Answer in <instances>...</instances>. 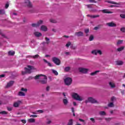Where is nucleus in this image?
<instances>
[{"label":"nucleus","instance_id":"5fc2aeb1","mask_svg":"<svg viewBox=\"0 0 125 125\" xmlns=\"http://www.w3.org/2000/svg\"><path fill=\"white\" fill-rule=\"evenodd\" d=\"M87 7H91L92 5L90 4L86 5Z\"/></svg>","mask_w":125,"mask_h":125},{"label":"nucleus","instance_id":"39448f33","mask_svg":"<svg viewBox=\"0 0 125 125\" xmlns=\"http://www.w3.org/2000/svg\"><path fill=\"white\" fill-rule=\"evenodd\" d=\"M92 54H95V55H97V54L101 55L102 54V52H101V51L99 50H94L92 51Z\"/></svg>","mask_w":125,"mask_h":125},{"label":"nucleus","instance_id":"f8f14e48","mask_svg":"<svg viewBox=\"0 0 125 125\" xmlns=\"http://www.w3.org/2000/svg\"><path fill=\"white\" fill-rule=\"evenodd\" d=\"M76 36H77L78 37H82V36H83V33L82 32H76L75 33Z\"/></svg>","mask_w":125,"mask_h":125},{"label":"nucleus","instance_id":"603ef678","mask_svg":"<svg viewBox=\"0 0 125 125\" xmlns=\"http://www.w3.org/2000/svg\"><path fill=\"white\" fill-rule=\"evenodd\" d=\"M89 1H90V2H96L94 0H89Z\"/></svg>","mask_w":125,"mask_h":125},{"label":"nucleus","instance_id":"774afa93","mask_svg":"<svg viewBox=\"0 0 125 125\" xmlns=\"http://www.w3.org/2000/svg\"><path fill=\"white\" fill-rule=\"evenodd\" d=\"M13 15H17V14L15 13H13Z\"/></svg>","mask_w":125,"mask_h":125},{"label":"nucleus","instance_id":"2eb2a0df","mask_svg":"<svg viewBox=\"0 0 125 125\" xmlns=\"http://www.w3.org/2000/svg\"><path fill=\"white\" fill-rule=\"evenodd\" d=\"M107 25H108V26L109 27H115V26H116V24L113 22L107 23Z\"/></svg>","mask_w":125,"mask_h":125},{"label":"nucleus","instance_id":"4be33fe9","mask_svg":"<svg viewBox=\"0 0 125 125\" xmlns=\"http://www.w3.org/2000/svg\"><path fill=\"white\" fill-rule=\"evenodd\" d=\"M38 113H43V111L42 110H39L38 111H35V112H33V114H38Z\"/></svg>","mask_w":125,"mask_h":125},{"label":"nucleus","instance_id":"a19ab883","mask_svg":"<svg viewBox=\"0 0 125 125\" xmlns=\"http://www.w3.org/2000/svg\"><path fill=\"white\" fill-rule=\"evenodd\" d=\"M4 10H0V14H4Z\"/></svg>","mask_w":125,"mask_h":125},{"label":"nucleus","instance_id":"7ed1b4c3","mask_svg":"<svg viewBox=\"0 0 125 125\" xmlns=\"http://www.w3.org/2000/svg\"><path fill=\"white\" fill-rule=\"evenodd\" d=\"M72 97L74 99L78 101H83V96H80V95L76 93L72 94Z\"/></svg>","mask_w":125,"mask_h":125},{"label":"nucleus","instance_id":"f257e3e1","mask_svg":"<svg viewBox=\"0 0 125 125\" xmlns=\"http://www.w3.org/2000/svg\"><path fill=\"white\" fill-rule=\"evenodd\" d=\"M35 80H40L41 83H47V77L45 75L40 74L34 77Z\"/></svg>","mask_w":125,"mask_h":125},{"label":"nucleus","instance_id":"f3484780","mask_svg":"<svg viewBox=\"0 0 125 125\" xmlns=\"http://www.w3.org/2000/svg\"><path fill=\"white\" fill-rule=\"evenodd\" d=\"M34 35L36 37H41L42 36V33L38 32H36L34 33Z\"/></svg>","mask_w":125,"mask_h":125},{"label":"nucleus","instance_id":"9d476101","mask_svg":"<svg viewBox=\"0 0 125 125\" xmlns=\"http://www.w3.org/2000/svg\"><path fill=\"white\" fill-rule=\"evenodd\" d=\"M41 24H42V21H40L37 23H33L32 24V27H39Z\"/></svg>","mask_w":125,"mask_h":125},{"label":"nucleus","instance_id":"864d4df0","mask_svg":"<svg viewBox=\"0 0 125 125\" xmlns=\"http://www.w3.org/2000/svg\"><path fill=\"white\" fill-rule=\"evenodd\" d=\"M21 122L23 124H26V120H21Z\"/></svg>","mask_w":125,"mask_h":125},{"label":"nucleus","instance_id":"8fccbe9b","mask_svg":"<svg viewBox=\"0 0 125 125\" xmlns=\"http://www.w3.org/2000/svg\"><path fill=\"white\" fill-rule=\"evenodd\" d=\"M115 100H116V98H115V97H112L111 98V101H115Z\"/></svg>","mask_w":125,"mask_h":125},{"label":"nucleus","instance_id":"4c0bfd02","mask_svg":"<svg viewBox=\"0 0 125 125\" xmlns=\"http://www.w3.org/2000/svg\"><path fill=\"white\" fill-rule=\"evenodd\" d=\"M21 91H24L25 92H27V90L26 88H22L21 89Z\"/></svg>","mask_w":125,"mask_h":125},{"label":"nucleus","instance_id":"a211bd4d","mask_svg":"<svg viewBox=\"0 0 125 125\" xmlns=\"http://www.w3.org/2000/svg\"><path fill=\"white\" fill-rule=\"evenodd\" d=\"M20 103H21V101H18L16 103H15L14 104V107H18V106H19V104H20Z\"/></svg>","mask_w":125,"mask_h":125},{"label":"nucleus","instance_id":"423d86ee","mask_svg":"<svg viewBox=\"0 0 125 125\" xmlns=\"http://www.w3.org/2000/svg\"><path fill=\"white\" fill-rule=\"evenodd\" d=\"M88 102H90V103H96L97 101L92 98H89L88 100L85 101V103H87Z\"/></svg>","mask_w":125,"mask_h":125},{"label":"nucleus","instance_id":"0e129e2a","mask_svg":"<svg viewBox=\"0 0 125 125\" xmlns=\"http://www.w3.org/2000/svg\"><path fill=\"white\" fill-rule=\"evenodd\" d=\"M45 57H49V55H45Z\"/></svg>","mask_w":125,"mask_h":125},{"label":"nucleus","instance_id":"b1692460","mask_svg":"<svg viewBox=\"0 0 125 125\" xmlns=\"http://www.w3.org/2000/svg\"><path fill=\"white\" fill-rule=\"evenodd\" d=\"M125 49L124 46H122L121 47H119L117 49L118 51H122V50H123V49Z\"/></svg>","mask_w":125,"mask_h":125},{"label":"nucleus","instance_id":"c03bdc74","mask_svg":"<svg viewBox=\"0 0 125 125\" xmlns=\"http://www.w3.org/2000/svg\"><path fill=\"white\" fill-rule=\"evenodd\" d=\"M71 110H72V113H73V116L75 117V116H76V114H75V113H74V107H72V108H71Z\"/></svg>","mask_w":125,"mask_h":125},{"label":"nucleus","instance_id":"f704fd0d","mask_svg":"<svg viewBox=\"0 0 125 125\" xmlns=\"http://www.w3.org/2000/svg\"><path fill=\"white\" fill-rule=\"evenodd\" d=\"M108 3H112V4H116V2L112 1H107Z\"/></svg>","mask_w":125,"mask_h":125},{"label":"nucleus","instance_id":"1a4fd4ad","mask_svg":"<svg viewBox=\"0 0 125 125\" xmlns=\"http://www.w3.org/2000/svg\"><path fill=\"white\" fill-rule=\"evenodd\" d=\"M24 3L28 7H32V3H31L29 0H25Z\"/></svg>","mask_w":125,"mask_h":125},{"label":"nucleus","instance_id":"20e7f679","mask_svg":"<svg viewBox=\"0 0 125 125\" xmlns=\"http://www.w3.org/2000/svg\"><path fill=\"white\" fill-rule=\"evenodd\" d=\"M72 78L67 77L64 80V83L66 85H70L72 83Z\"/></svg>","mask_w":125,"mask_h":125},{"label":"nucleus","instance_id":"a18cd8bd","mask_svg":"<svg viewBox=\"0 0 125 125\" xmlns=\"http://www.w3.org/2000/svg\"><path fill=\"white\" fill-rule=\"evenodd\" d=\"M120 17L121 18H125V14H121L120 15Z\"/></svg>","mask_w":125,"mask_h":125},{"label":"nucleus","instance_id":"473e14b6","mask_svg":"<svg viewBox=\"0 0 125 125\" xmlns=\"http://www.w3.org/2000/svg\"><path fill=\"white\" fill-rule=\"evenodd\" d=\"M31 57H32V58H34V59H35L36 58H38V57H39V55H36L35 56H32Z\"/></svg>","mask_w":125,"mask_h":125},{"label":"nucleus","instance_id":"69168bd1","mask_svg":"<svg viewBox=\"0 0 125 125\" xmlns=\"http://www.w3.org/2000/svg\"><path fill=\"white\" fill-rule=\"evenodd\" d=\"M79 121H80V122H83V120L82 119H79Z\"/></svg>","mask_w":125,"mask_h":125},{"label":"nucleus","instance_id":"5701e85b","mask_svg":"<svg viewBox=\"0 0 125 125\" xmlns=\"http://www.w3.org/2000/svg\"><path fill=\"white\" fill-rule=\"evenodd\" d=\"M35 119H29L28 120L29 123H35Z\"/></svg>","mask_w":125,"mask_h":125},{"label":"nucleus","instance_id":"ddd939ff","mask_svg":"<svg viewBox=\"0 0 125 125\" xmlns=\"http://www.w3.org/2000/svg\"><path fill=\"white\" fill-rule=\"evenodd\" d=\"M41 31H47V27H46V26H44V25H42L41 26Z\"/></svg>","mask_w":125,"mask_h":125},{"label":"nucleus","instance_id":"6e6d98bb","mask_svg":"<svg viewBox=\"0 0 125 125\" xmlns=\"http://www.w3.org/2000/svg\"><path fill=\"white\" fill-rule=\"evenodd\" d=\"M3 77H4V74H2L0 75V78H3Z\"/></svg>","mask_w":125,"mask_h":125},{"label":"nucleus","instance_id":"f03ea898","mask_svg":"<svg viewBox=\"0 0 125 125\" xmlns=\"http://www.w3.org/2000/svg\"><path fill=\"white\" fill-rule=\"evenodd\" d=\"M34 70H36V68L34 66H32L31 65H28L27 68H24L25 71H22V75H25V74H31Z\"/></svg>","mask_w":125,"mask_h":125},{"label":"nucleus","instance_id":"ea45409f","mask_svg":"<svg viewBox=\"0 0 125 125\" xmlns=\"http://www.w3.org/2000/svg\"><path fill=\"white\" fill-rule=\"evenodd\" d=\"M71 45V43L70 42H68L66 44V47H69Z\"/></svg>","mask_w":125,"mask_h":125},{"label":"nucleus","instance_id":"412c9836","mask_svg":"<svg viewBox=\"0 0 125 125\" xmlns=\"http://www.w3.org/2000/svg\"><path fill=\"white\" fill-rule=\"evenodd\" d=\"M18 95L19 96H25V93L23 92H19Z\"/></svg>","mask_w":125,"mask_h":125},{"label":"nucleus","instance_id":"7c9ffc66","mask_svg":"<svg viewBox=\"0 0 125 125\" xmlns=\"http://www.w3.org/2000/svg\"><path fill=\"white\" fill-rule=\"evenodd\" d=\"M98 72H99V71H95V72L91 73V75L93 76L94 75H96V73H98Z\"/></svg>","mask_w":125,"mask_h":125},{"label":"nucleus","instance_id":"4d7b16f0","mask_svg":"<svg viewBox=\"0 0 125 125\" xmlns=\"http://www.w3.org/2000/svg\"><path fill=\"white\" fill-rule=\"evenodd\" d=\"M47 91H48V90H49V86H47L46 88Z\"/></svg>","mask_w":125,"mask_h":125},{"label":"nucleus","instance_id":"c756f323","mask_svg":"<svg viewBox=\"0 0 125 125\" xmlns=\"http://www.w3.org/2000/svg\"><path fill=\"white\" fill-rule=\"evenodd\" d=\"M52 72H53V74L56 75V76H57L58 75V72H57V71H56V70H52Z\"/></svg>","mask_w":125,"mask_h":125},{"label":"nucleus","instance_id":"79ce46f5","mask_svg":"<svg viewBox=\"0 0 125 125\" xmlns=\"http://www.w3.org/2000/svg\"><path fill=\"white\" fill-rule=\"evenodd\" d=\"M8 6H9V4L8 3H6L5 5V8H8Z\"/></svg>","mask_w":125,"mask_h":125},{"label":"nucleus","instance_id":"4468645a","mask_svg":"<svg viewBox=\"0 0 125 125\" xmlns=\"http://www.w3.org/2000/svg\"><path fill=\"white\" fill-rule=\"evenodd\" d=\"M14 82L13 81H10L9 83L7 84V87H9L13 85Z\"/></svg>","mask_w":125,"mask_h":125},{"label":"nucleus","instance_id":"338daca9","mask_svg":"<svg viewBox=\"0 0 125 125\" xmlns=\"http://www.w3.org/2000/svg\"><path fill=\"white\" fill-rule=\"evenodd\" d=\"M50 123H51V122L50 121H48V122H47V124H50Z\"/></svg>","mask_w":125,"mask_h":125},{"label":"nucleus","instance_id":"de8ad7c7","mask_svg":"<svg viewBox=\"0 0 125 125\" xmlns=\"http://www.w3.org/2000/svg\"><path fill=\"white\" fill-rule=\"evenodd\" d=\"M46 42L47 43H48L49 42V39L46 38Z\"/></svg>","mask_w":125,"mask_h":125},{"label":"nucleus","instance_id":"6e6552de","mask_svg":"<svg viewBox=\"0 0 125 125\" xmlns=\"http://www.w3.org/2000/svg\"><path fill=\"white\" fill-rule=\"evenodd\" d=\"M88 71V69L86 68H79V71L81 72V73H83L84 74H85L86 73H87V71Z\"/></svg>","mask_w":125,"mask_h":125},{"label":"nucleus","instance_id":"aec40b11","mask_svg":"<svg viewBox=\"0 0 125 125\" xmlns=\"http://www.w3.org/2000/svg\"><path fill=\"white\" fill-rule=\"evenodd\" d=\"M9 55H14L15 54V52L14 51H10L8 52Z\"/></svg>","mask_w":125,"mask_h":125},{"label":"nucleus","instance_id":"13d9d810","mask_svg":"<svg viewBox=\"0 0 125 125\" xmlns=\"http://www.w3.org/2000/svg\"><path fill=\"white\" fill-rule=\"evenodd\" d=\"M8 111H11L12 108L11 107H8L7 108Z\"/></svg>","mask_w":125,"mask_h":125},{"label":"nucleus","instance_id":"0eeeda50","mask_svg":"<svg viewBox=\"0 0 125 125\" xmlns=\"http://www.w3.org/2000/svg\"><path fill=\"white\" fill-rule=\"evenodd\" d=\"M53 61L55 63V64H56V65L60 64V60L57 58H53Z\"/></svg>","mask_w":125,"mask_h":125},{"label":"nucleus","instance_id":"052dcab7","mask_svg":"<svg viewBox=\"0 0 125 125\" xmlns=\"http://www.w3.org/2000/svg\"><path fill=\"white\" fill-rule=\"evenodd\" d=\"M90 120L92 121V122H94V118H90Z\"/></svg>","mask_w":125,"mask_h":125},{"label":"nucleus","instance_id":"6ab92c4d","mask_svg":"<svg viewBox=\"0 0 125 125\" xmlns=\"http://www.w3.org/2000/svg\"><path fill=\"white\" fill-rule=\"evenodd\" d=\"M123 63L124 62L122 61H118L116 62V65H123Z\"/></svg>","mask_w":125,"mask_h":125},{"label":"nucleus","instance_id":"58836bf2","mask_svg":"<svg viewBox=\"0 0 125 125\" xmlns=\"http://www.w3.org/2000/svg\"><path fill=\"white\" fill-rule=\"evenodd\" d=\"M0 114H3L4 115H6L7 113L5 111H2L1 112H0Z\"/></svg>","mask_w":125,"mask_h":125},{"label":"nucleus","instance_id":"393cba45","mask_svg":"<svg viewBox=\"0 0 125 125\" xmlns=\"http://www.w3.org/2000/svg\"><path fill=\"white\" fill-rule=\"evenodd\" d=\"M63 102L64 105H67V104H68V100L66 99H64L63 100Z\"/></svg>","mask_w":125,"mask_h":125},{"label":"nucleus","instance_id":"37998d69","mask_svg":"<svg viewBox=\"0 0 125 125\" xmlns=\"http://www.w3.org/2000/svg\"><path fill=\"white\" fill-rule=\"evenodd\" d=\"M120 43H123V41L122 40L118 41V42H117V44H120Z\"/></svg>","mask_w":125,"mask_h":125},{"label":"nucleus","instance_id":"9b49d317","mask_svg":"<svg viewBox=\"0 0 125 125\" xmlns=\"http://www.w3.org/2000/svg\"><path fill=\"white\" fill-rule=\"evenodd\" d=\"M102 12H103V13H113V12L107 9L103 10Z\"/></svg>","mask_w":125,"mask_h":125},{"label":"nucleus","instance_id":"e433bc0d","mask_svg":"<svg viewBox=\"0 0 125 125\" xmlns=\"http://www.w3.org/2000/svg\"><path fill=\"white\" fill-rule=\"evenodd\" d=\"M65 71H66V72H68V71H69L70 70V67H65L64 69Z\"/></svg>","mask_w":125,"mask_h":125},{"label":"nucleus","instance_id":"c9c22d12","mask_svg":"<svg viewBox=\"0 0 125 125\" xmlns=\"http://www.w3.org/2000/svg\"><path fill=\"white\" fill-rule=\"evenodd\" d=\"M93 39H94L93 36H90V37H89V40L90 41H91L93 40Z\"/></svg>","mask_w":125,"mask_h":125},{"label":"nucleus","instance_id":"72a5a7b5","mask_svg":"<svg viewBox=\"0 0 125 125\" xmlns=\"http://www.w3.org/2000/svg\"><path fill=\"white\" fill-rule=\"evenodd\" d=\"M108 107H114V104H113V103H110L108 104Z\"/></svg>","mask_w":125,"mask_h":125},{"label":"nucleus","instance_id":"c85d7f7f","mask_svg":"<svg viewBox=\"0 0 125 125\" xmlns=\"http://www.w3.org/2000/svg\"><path fill=\"white\" fill-rule=\"evenodd\" d=\"M87 16H88L89 17H91V18H96V17H99V16H91L89 15H88Z\"/></svg>","mask_w":125,"mask_h":125},{"label":"nucleus","instance_id":"2f4dec72","mask_svg":"<svg viewBox=\"0 0 125 125\" xmlns=\"http://www.w3.org/2000/svg\"><path fill=\"white\" fill-rule=\"evenodd\" d=\"M50 22H51V23H56V20H54V19H51L50 20Z\"/></svg>","mask_w":125,"mask_h":125},{"label":"nucleus","instance_id":"09e8293b","mask_svg":"<svg viewBox=\"0 0 125 125\" xmlns=\"http://www.w3.org/2000/svg\"><path fill=\"white\" fill-rule=\"evenodd\" d=\"M88 32H89V29H86L85 30V33H86V34H87V33H88Z\"/></svg>","mask_w":125,"mask_h":125},{"label":"nucleus","instance_id":"bf43d9fd","mask_svg":"<svg viewBox=\"0 0 125 125\" xmlns=\"http://www.w3.org/2000/svg\"><path fill=\"white\" fill-rule=\"evenodd\" d=\"M73 105H74V106H77V103H76V102H74Z\"/></svg>","mask_w":125,"mask_h":125},{"label":"nucleus","instance_id":"49530a36","mask_svg":"<svg viewBox=\"0 0 125 125\" xmlns=\"http://www.w3.org/2000/svg\"><path fill=\"white\" fill-rule=\"evenodd\" d=\"M121 31L122 32H125V27L122 28L121 29Z\"/></svg>","mask_w":125,"mask_h":125},{"label":"nucleus","instance_id":"bb28decb","mask_svg":"<svg viewBox=\"0 0 125 125\" xmlns=\"http://www.w3.org/2000/svg\"><path fill=\"white\" fill-rule=\"evenodd\" d=\"M99 114L101 116H104V115H106V113H105L104 111H100Z\"/></svg>","mask_w":125,"mask_h":125},{"label":"nucleus","instance_id":"680f3d73","mask_svg":"<svg viewBox=\"0 0 125 125\" xmlns=\"http://www.w3.org/2000/svg\"><path fill=\"white\" fill-rule=\"evenodd\" d=\"M65 54H66V55H69V54H70V53L67 52H65Z\"/></svg>","mask_w":125,"mask_h":125},{"label":"nucleus","instance_id":"e2e57ef3","mask_svg":"<svg viewBox=\"0 0 125 125\" xmlns=\"http://www.w3.org/2000/svg\"><path fill=\"white\" fill-rule=\"evenodd\" d=\"M98 29V27H96L94 28V29H95V30H97Z\"/></svg>","mask_w":125,"mask_h":125},{"label":"nucleus","instance_id":"cd10ccee","mask_svg":"<svg viewBox=\"0 0 125 125\" xmlns=\"http://www.w3.org/2000/svg\"><path fill=\"white\" fill-rule=\"evenodd\" d=\"M68 125H73V120L70 119L68 122Z\"/></svg>","mask_w":125,"mask_h":125},{"label":"nucleus","instance_id":"3c124183","mask_svg":"<svg viewBox=\"0 0 125 125\" xmlns=\"http://www.w3.org/2000/svg\"><path fill=\"white\" fill-rule=\"evenodd\" d=\"M30 117H32L33 118H37V117H38V116L35 115H31Z\"/></svg>","mask_w":125,"mask_h":125},{"label":"nucleus","instance_id":"a878e982","mask_svg":"<svg viewBox=\"0 0 125 125\" xmlns=\"http://www.w3.org/2000/svg\"><path fill=\"white\" fill-rule=\"evenodd\" d=\"M109 85H110L111 87H114L115 83H113V82H110Z\"/></svg>","mask_w":125,"mask_h":125},{"label":"nucleus","instance_id":"dca6fc26","mask_svg":"<svg viewBox=\"0 0 125 125\" xmlns=\"http://www.w3.org/2000/svg\"><path fill=\"white\" fill-rule=\"evenodd\" d=\"M43 60L45 63L48 64V66H49V67H52V64H51L50 62H47V61H46L45 59H43Z\"/></svg>","mask_w":125,"mask_h":125}]
</instances>
